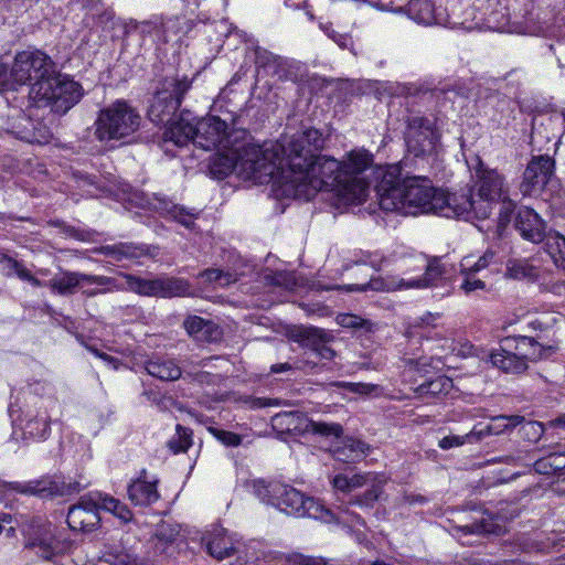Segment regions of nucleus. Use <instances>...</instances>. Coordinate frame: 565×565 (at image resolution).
Masks as SVG:
<instances>
[{"label": "nucleus", "instance_id": "nucleus-37", "mask_svg": "<svg viewBox=\"0 0 565 565\" xmlns=\"http://www.w3.org/2000/svg\"><path fill=\"white\" fill-rule=\"evenodd\" d=\"M408 17L418 23H438L435 6L431 0H409L406 7Z\"/></svg>", "mask_w": 565, "mask_h": 565}, {"label": "nucleus", "instance_id": "nucleus-5", "mask_svg": "<svg viewBox=\"0 0 565 565\" xmlns=\"http://www.w3.org/2000/svg\"><path fill=\"white\" fill-rule=\"evenodd\" d=\"M30 94L35 102H43L52 111L64 115L81 100L83 89L77 82L54 72L46 81L33 84Z\"/></svg>", "mask_w": 565, "mask_h": 565}, {"label": "nucleus", "instance_id": "nucleus-34", "mask_svg": "<svg viewBox=\"0 0 565 565\" xmlns=\"http://www.w3.org/2000/svg\"><path fill=\"white\" fill-rule=\"evenodd\" d=\"M145 370L161 381H177L182 376L181 367L167 356L153 355L145 362Z\"/></svg>", "mask_w": 565, "mask_h": 565}, {"label": "nucleus", "instance_id": "nucleus-62", "mask_svg": "<svg viewBox=\"0 0 565 565\" xmlns=\"http://www.w3.org/2000/svg\"><path fill=\"white\" fill-rule=\"evenodd\" d=\"M466 279L463 280L461 288L468 294L477 289H483L484 282L480 279H475V274L466 271Z\"/></svg>", "mask_w": 565, "mask_h": 565}, {"label": "nucleus", "instance_id": "nucleus-26", "mask_svg": "<svg viewBox=\"0 0 565 565\" xmlns=\"http://www.w3.org/2000/svg\"><path fill=\"white\" fill-rule=\"evenodd\" d=\"M51 418L45 408L28 409L23 417H18L14 423L23 433L24 439L43 440L50 435Z\"/></svg>", "mask_w": 565, "mask_h": 565}, {"label": "nucleus", "instance_id": "nucleus-45", "mask_svg": "<svg viewBox=\"0 0 565 565\" xmlns=\"http://www.w3.org/2000/svg\"><path fill=\"white\" fill-rule=\"evenodd\" d=\"M192 446V431L182 425H177L175 435L168 441L173 454L185 452Z\"/></svg>", "mask_w": 565, "mask_h": 565}, {"label": "nucleus", "instance_id": "nucleus-39", "mask_svg": "<svg viewBox=\"0 0 565 565\" xmlns=\"http://www.w3.org/2000/svg\"><path fill=\"white\" fill-rule=\"evenodd\" d=\"M280 486V482L266 481L264 479H252L245 482V488L262 502L274 505L275 497L274 488Z\"/></svg>", "mask_w": 565, "mask_h": 565}, {"label": "nucleus", "instance_id": "nucleus-10", "mask_svg": "<svg viewBox=\"0 0 565 565\" xmlns=\"http://www.w3.org/2000/svg\"><path fill=\"white\" fill-rule=\"evenodd\" d=\"M541 354L540 344L529 337H505L497 349V369L508 374H521L527 369V361Z\"/></svg>", "mask_w": 565, "mask_h": 565}, {"label": "nucleus", "instance_id": "nucleus-30", "mask_svg": "<svg viewBox=\"0 0 565 565\" xmlns=\"http://www.w3.org/2000/svg\"><path fill=\"white\" fill-rule=\"evenodd\" d=\"M255 64L258 68L264 70L268 75L276 77L278 81L294 79L295 74L287 58L275 55L265 49L255 51Z\"/></svg>", "mask_w": 565, "mask_h": 565}, {"label": "nucleus", "instance_id": "nucleus-8", "mask_svg": "<svg viewBox=\"0 0 565 565\" xmlns=\"http://www.w3.org/2000/svg\"><path fill=\"white\" fill-rule=\"evenodd\" d=\"M278 147V170H280V167L291 170L299 169L303 168L308 160L313 159V157L317 156L315 154V151H318L323 147V138L318 129L307 128L295 134L287 148L282 145L275 143L267 147V149L276 150ZM277 175H279V171H277L276 177Z\"/></svg>", "mask_w": 565, "mask_h": 565}, {"label": "nucleus", "instance_id": "nucleus-36", "mask_svg": "<svg viewBox=\"0 0 565 565\" xmlns=\"http://www.w3.org/2000/svg\"><path fill=\"white\" fill-rule=\"evenodd\" d=\"M452 388V380L440 375L434 380L427 381L414 388V393L424 399L436 398L448 394Z\"/></svg>", "mask_w": 565, "mask_h": 565}, {"label": "nucleus", "instance_id": "nucleus-44", "mask_svg": "<svg viewBox=\"0 0 565 565\" xmlns=\"http://www.w3.org/2000/svg\"><path fill=\"white\" fill-rule=\"evenodd\" d=\"M509 190L503 184L501 179L497 175V201L502 203V207L500 209L499 223L500 225H505L510 222L511 215L514 211V203L509 199Z\"/></svg>", "mask_w": 565, "mask_h": 565}, {"label": "nucleus", "instance_id": "nucleus-50", "mask_svg": "<svg viewBox=\"0 0 565 565\" xmlns=\"http://www.w3.org/2000/svg\"><path fill=\"white\" fill-rule=\"evenodd\" d=\"M205 281L214 282L217 286L225 287L235 281L232 274L225 273L217 268L206 269L200 275Z\"/></svg>", "mask_w": 565, "mask_h": 565}, {"label": "nucleus", "instance_id": "nucleus-63", "mask_svg": "<svg viewBox=\"0 0 565 565\" xmlns=\"http://www.w3.org/2000/svg\"><path fill=\"white\" fill-rule=\"evenodd\" d=\"M439 318L438 313L426 312L422 317L417 318L412 324L413 328L425 329L428 327L435 328V321Z\"/></svg>", "mask_w": 565, "mask_h": 565}, {"label": "nucleus", "instance_id": "nucleus-15", "mask_svg": "<svg viewBox=\"0 0 565 565\" xmlns=\"http://www.w3.org/2000/svg\"><path fill=\"white\" fill-rule=\"evenodd\" d=\"M405 140L411 153L415 157H424L436 151L439 135L429 119L413 116L407 120Z\"/></svg>", "mask_w": 565, "mask_h": 565}, {"label": "nucleus", "instance_id": "nucleus-20", "mask_svg": "<svg viewBox=\"0 0 565 565\" xmlns=\"http://www.w3.org/2000/svg\"><path fill=\"white\" fill-rule=\"evenodd\" d=\"M194 145L204 150H226L230 148L227 125L218 117L202 118L194 122Z\"/></svg>", "mask_w": 565, "mask_h": 565}, {"label": "nucleus", "instance_id": "nucleus-21", "mask_svg": "<svg viewBox=\"0 0 565 565\" xmlns=\"http://www.w3.org/2000/svg\"><path fill=\"white\" fill-rule=\"evenodd\" d=\"M9 489L18 493L36 495L43 499L53 498L56 495H65L72 491H79L77 486H66L63 481L51 477H42L40 479L30 480L26 482H10Z\"/></svg>", "mask_w": 565, "mask_h": 565}, {"label": "nucleus", "instance_id": "nucleus-40", "mask_svg": "<svg viewBox=\"0 0 565 565\" xmlns=\"http://www.w3.org/2000/svg\"><path fill=\"white\" fill-rule=\"evenodd\" d=\"M369 450V445L359 439H348L343 447L335 450L337 459L345 462H355L363 459Z\"/></svg>", "mask_w": 565, "mask_h": 565}, {"label": "nucleus", "instance_id": "nucleus-46", "mask_svg": "<svg viewBox=\"0 0 565 565\" xmlns=\"http://www.w3.org/2000/svg\"><path fill=\"white\" fill-rule=\"evenodd\" d=\"M493 257L494 255L491 250H487L477 262H473L470 256L465 257L460 263V270L461 273L469 271L476 274L487 268L491 264Z\"/></svg>", "mask_w": 565, "mask_h": 565}, {"label": "nucleus", "instance_id": "nucleus-17", "mask_svg": "<svg viewBox=\"0 0 565 565\" xmlns=\"http://www.w3.org/2000/svg\"><path fill=\"white\" fill-rule=\"evenodd\" d=\"M376 193L379 204L384 211H399L402 189L404 188V178H402V168L398 164H392L384 168H377L375 171Z\"/></svg>", "mask_w": 565, "mask_h": 565}, {"label": "nucleus", "instance_id": "nucleus-9", "mask_svg": "<svg viewBox=\"0 0 565 565\" xmlns=\"http://www.w3.org/2000/svg\"><path fill=\"white\" fill-rule=\"evenodd\" d=\"M274 493L276 499L273 507L288 515L296 518L308 516L324 523H330L334 520L333 511L327 509L313 498L306 497L301 491L289 484L280 483V486H275Z\"/></svg>", "mask_w": 565, "mask_h": 565}, {"label": "nucleus", "instance_id": "nucleus-48", "mask_svg": "<svg viewBox=\"0 0 565 565\" xmlns=\"http://www.w3.org/2000/svg\"><path fill=\"white\" fill-rule=\"evenodd\" d=\"M313 433L324 437H339L342 433V427L339 424H329L324 422H315L309 419L307 433Z\"/></svg>", "mask_w": 565, "mask_h": 565}, {"label": "nucleus", "instance_id": "nucleus-27", "mask_svg": "<svg viewBox=\"0 0 565 565\" xmlns=\"http://www.w3.org/2000/svg\"><path fill=\"white\" fill-rule=\"evenodd\" d=\"M142 24L151 26L153 29H161L164 41H179L194 28V21L186 18L185 15H173L167 19L154 15L149 21L142 22Z\"/></svg>", "mask_w": 565, "mask_h": 565}, {"label": "nucleus", "instance_id": "nucleus-25", "mask_svg": "<svg viewBox=\"0 0 565 565\" xmlns=\"http://www.w3.org/2000/svg\"><path fill=\"white\" fill-rule=\"evenodd\" d=\"M143 206H148L150 210L156 211L164 217L180 223L186 228L194 226V221L198 213H193L186 210L184 206L173 203L171 200L161 194H152L151 198L146 199L145 203H140Z\"/></svg>", "mask_w": 565, "mask_h": 565}, {"label": "nucleus", "instance_id": "nucleus-35", "mask_svg": "<svg viewBox=\"0 0 565 565\" xmlns=\"http://www.w3.org/2000/svg\"><path fill=\"white\" fill-rule=\"evenodd\" d=\"M99 253L110 257L116 262L124 259H137L146 255V248L142 245L134 243H118L105 245L99 248Z\"/></svg>", "mask_w": 565, "mask_h": 565}, {"label": "nucleus", "instance_id": "nucleus-51", "mask_svg": "<svg viewBox=\"0 0 565 565\" xmlns=\"http://www.w3.org/2000/svg\"><path fill=\"white\" fill-rule=\"evenodd\" d=\"M334 520L333 522L343 524L349 527H353L356 525L365 526L364 520L355 512H351L348 508L339 509V513L335 514L333 512ZM332 523V521L330 522Z\"/></svg>", "mask_w": 565, "mask_h": 565}, {"label": "nucleus", "instance_id": "nucleus-60", "mask_svg": "<svg viewBox=\"0 0 565 565\" xmlns=\"http://www.w3.org/2000/svg\"><path fill=\"white\" fill-rule=\"evenodd\" d=\"M465 443H468L467 435L465 436H446L443 439L439 440V447L444 450H448L454 447L462 446Z\"/></svg>", "mask_w": 565, "mask_h": 565}, {"label": "nucleus", "instance_id": "nucleus-14", "mask_svg": "<svg viewBox=\"0 0 565 565\" xmlns=\"http://www.w3.org/2000/svg\"><path fill=\"white\" fill-rule=\"evenodd\" d=\"M71 543L57 535L56 529L50 522L33 521L26 534L25 548L33 550L41 558L52 559L65 553Z\"/></svg>", "mask_w": 565, "mask_h": 565}, {"label": "nucleus", "instance_id": "nucleus-54", "mask_svg": "<svg viewBox=\"0 0 565 565\" xmlns=\"http://www.w3.org/2000/svg\"><path fill=\"white\" fill-rule=\"evenodd\" d=\"M381 493L382 487L379 483H372L371 488L362 495L356 497L353 503L363 508H371L379 500Z\"/></svg>", "mask_w": 565, "mask_h": 565}, {"label": "nucleus", "instance_id": "nucleus-52", "mask_svg": "<svg viewBox=\"0 0 565 565\" xmlns=\"http://www.w3.org/2000/svg\"><path fill=\"white\" fill-rule=\"evenodd\" d=\"M338 386L347 388L351 393L359 395H372L377 394L380 386L371 383H352V382H339Z\"/></svg>", "mask_w": 565, "mask_h": 565}, {"label": "nucleus", "instance_id": "nucleus-56", "mask_svg": "<svg viewBox=\"0 0 565 565\" xmlns=\"http://www.w3.org/2000/svg\"><path fill=\"white\" fill-rule=\"evenodd\" d=\"M211 433L217 440H220L223 445L228 447H236L242 443V437L233 431H227L218 428H211Z\"/></svg>", "mask_w": 565, "mask_h": 565}, {"label": "nucleus", "instance_id": "nucleus-58", "mask_svg": "<svg viewBox=\"0 0 565 565\" xmlns=\"http://www.w3.org/2000/svg\"><path fill=\"white\" fill-rule=\"evenodd\" d=\"M288 565H328V562L322 557L306 556L302 554H292L287 558Z\"/></svg>", "mask_w": 565, "mask_h": 565}, {"label": "nucleus", "instance_id": "nucleus-59", "mask_svg": "<svg viewBox=\"0 0 565 565\" xmlns=\"http://www.w3.org/2000/svg\"><path fill=\"white\" fill-rule=\"evenodd\" d=\"M375 480V476L373 473H356L352 477H349V489L350 491L361 488L370 482Z\"/></svg>", "mask_w": 565, "mask_h": 565}, {"label": "nucleus", "instance_id": "nucleus-23", "mask_svg": "<svg viewBox=\"0 0 565 565\" xmlns=\"http://www.w3.org/2000/svg\"><path fill=\"white\" fill-rule=\"evenodd\" d=\"M295 340L302 347L315 352L319 358L331 360L334 351L328 345L334 337L331 332L316 327H300L294 333Z\"/></svg>", "mask_w": 565, "mask_h": 565}, {"label": "nucleus", "instance_id": "nucleus-47", "mask_svg": "<svg viewBox=\"0 0 565 565\" xmlns=\"http://www.w3.org/2000/svg\"><path fill=\"white\" fill-rule=\"evenodd\" d=\"M519 433L521 434L522 438L529 440V441H537L542 435L544 434V426L543 424L534 420H524L522 417V423L520 424Z\"/></svg>", "mask_w": 565, "mask_h": 565}, {"label": "nucleus", "instance_id": "nucleus-4", "mask_svg": "<svg viewBox=\"0 0 565 565\" xmlns=\"http://www.w3.org/2000/svg\"><path fill=\"white\" fill-rule=\"evenodd\" d=\"M141 122L138 111L126 100H116L99 110L95 137L102 142L121 140L136 132Z\"/></svg>", "mask_w": 565, "mask_h": 565}, {"label": "nucleus", "instance_id": "nucleus-42", "mask_svg": "<svg viewBox=\"0 0 565 565\" xmlns=\"http://www.w3.org/2000/svg\"><path fill=\"white\" fill-rule=\"evenodd\" d=\"M546 249L553 263L565 270V236L558 233L548 235Z\"/></svg>", "mask_w": 565, "mask_h": 565}, {"label": "nucleus", "instance_id": "nucleus-64", "mask_svg": "<svg viewBox=\"0 0 565 565\" xmlns=\"http://www.w3.org/2000/svg\"><path fill=\"white\" fill-rule=\"evenodd\" d=\"M20 264L8 255L0 253V266L7 276H12Z\"/></svg>", "mask_w": 565, "mask_h": 565}, {"label": "nucleus", "instance_id": "nucleus-43", "mask_svg": "<svg viewBox=\"0 0 565 565\" xmlns=\"http://www.w3.org/2000/svg\"><path fill=\"white\" fill-rule=\"evenodd\" d=\"M100 505L102 509L111 512L115 516L121 520L124 523L129 522L132 519V512L128 507L120 502L118 499L100 492Z\"/></svg>", "mask_w": 565, "mask_h": 565}, {"label": "nucleus", "instance_id": "nucleus-6", "mask_svg": "<svg viewBox=\"0 0 565 565\" xmlns=\"http://www.w3.org/2000/svg\"><path fill=\"white\" fill-rule=\"evenodd\" d=\"M47 287L57 295L68 296L81 290L86 297L120 290L122 287L113 277L87 275L78 271H61L47 281Z\"/></svg>", "mask_w": 565, "mask_h": 565}, {"label": "nucleus", "instance_id": "nucleus-18", "mask_svg": "<svg viewBox=\"0 0 565 565\" xmlns=\"http://www.w3.org/2000/svg\"><path fill=\"white\" fill-rule=\"evenodd\" d=\"M438 190L427 178L405 177L401 195V207H417L422 213H434Z\"/></svg>", "mask_w": 565, "mask_h": 565}, {"label": "nucleus", "instance_id": "nucleus-49", "mask_svg": "<svg viewBox=\"0 0 565 565\" xmlns=\"http://www.w3.org/2000/svg\"><path fill=\"white\" fill-rule=\"evenodd\" d=\"M562 457L563 455L551 454L546 458H541L536 460L534 463V469L539 473L543 475L556 473L557 471L565 469V463L563 466L555 463V461Z\"/></svg>", "mask_w": 565, "mask_h": 565}, {"label": "nucleus", "instance_id": "nucleus-41", "mask_svg": "<svg viewBox=\"0 0 565 565\" xmlns=\"http://www.w3.org/2000/svg\"><path fill=\"white\" fill-rule=\"evenodd\" d=\"M179 535L177 526L162 523L154 532L153 541L156 552L159 554H168V550L172 546Z\"/></svg>", "mask_w": 565, "mask_h": 565}, {"label": "nucleus", "instance_id": "nucleus-1", "mask_svg": "<svg viewBox=\"0 0 565 565\" xmlns=\"http://www.w3.org/2000/svg\"><path fill=\"white\" fill-rule=\"evenodd\" d=\"M276 181L287 188L286 192L305 200H310L319 191H334L349 203L365 201L363 181L352 182L344 175L342 163L327 156L318 154L299 169L280 167Z\"/></svg>", "mask_w": 565, "mask_h": 565}, {"label": "nucleus", "instance_id": "nucleus-38", "mask_svg": "<svg viewBox=\"0 0 565 565\" xmlns=\"http://www.w3.org/2000/svg\"><path fill=\"white\" fill-rule=\"evenodd\" d=\"M504 276L511 279L534 281L540 277V268L525 259H509Z\"/></svg>", "mask_w": 565, "mask_h": 565}, {"label": "nucleus", "instance_id": "nucleus-28", "mask_svg": "<svg viewBox=\"0 0 565 565\" xmlns=\"http://www.w3.org/2000/svg\"><path fill=\"white\" fill-rule=\"evenodd\" d=\"M157 483V479H148L147 471L143 469L139 477L128 486V499L132 504L138 507H149L153 504L160 498Z\"/></svg>", "mask_w": 565, "mask_h": 565}, {"label": "nucleus", "instance_id": "nucleus-13", "mask_svg": "<svg viewBox=\"0 0 565 565\" xmlns=\"http://www.w3.org/2000/svg\"><path fill=\"white\" fill-rule=\"evenodd\" d=\"M444 269L437 259L430 260L427 264L426 271L424 275L416 279H404V278H391V279H371L365 285H350L349 290L351 291H392L397 289H424L438 285V281L443 278Z\"/></svg>", "mask_w": 565, "mask_h": 565}, {"label": "nucleus", "instance_id": "nucleus-3", "mask_svg": "<svg viewBox=\"0 0 565 565\" xmlns=\"http://www.w3.org/2000/svg\"><path fill=\"white\" fill-rule=\"evenodd\" d=\"M475 189L477 198L467 193H445L438 190L435 198V214L444 217H468L471 214L479 221L489 218L492 213V191L494 177L483 169L479 158L476 159Z\"/></svg>", "mask_w": 565, "mask_h": 565}, {"label": "nucleus", "instance_id": "nucleus-33", "mask_svg": "<svg viewBox=\"0 0 565 565\" xmlns=\"http://www.w3.org/2000/svg\"><path fill=\"white\" fill-rule=\"evenodd\" d=\"M274 429L284 434H303L307 433L309 418L301 412H281L271 417Z\"/></svg>", "mask_w": 565, "mask_h": 565}, {"label": "nucleus", "instance_id": "nucleus-11", "mask_svg": "<svg viewBox=\"0 0 565 565\" xmlns=\"http://www.w3.org/2000/svg\"><path fill=\"white\" fill-rule=\"evenodd\" d=\"M127 288L140 296L172 298L185 297L190 292L188 280L178 277L159 276L153 279H145L131 274H122Z\"/></svg>", "mask_w": 565, "mask_h": 565}, {"label": "nucleus", "instance_id": "nucleus-7", "mask_svg": "<svg viewBox=\"0 0 565 565\" xmlns=\"http://www.w3.org/2000/svg\"><path fill=\"white\" fill-rule=\"evenodd\" d=\"M191 87L192 79L186 76L163 78L151 100L148 110L149 119L157 125L170 122Z\"/></svg>", "mask_w": 565, "mask_h": 565}, {"label": "nucleus", "instance_id": "nucleus-22", "mask_svg": "<svg viewBox=\"0 0 565 565\" xmlns=\"http://www.w3.org/2000/svg\"><path fill=\"white\" fill-rule=\"evenodd\" d=\"M554 172V160L548 156L535 157L529 163L521 190L525 195H532L543 190Z\"/></svg>", "mask_w": 565, "mask_h": 565}, {"label": "nucleus", "instance_id": "nucleus-57", "mask_svg": "<svg viewBox=\"0 0 565 565\" xmlns=\"http://www.w3.org/2000/svg\"><path fill=\"white\" fill-rule=\"evenodd\" d=\"M491 433H492L491 422L478 423L473 426L471 431L469 434H467V440H468V443L480 441L484 437L490 436Z\"/></svg>", "mask_w": 565, "mask_h": 565}, {"label": "nucleus", "instance_id": "nucleus-2", "mask_svg": "<svg viewBox=\"0 0 565 565\" xmlns=\"http://www.w3.org/2000/svg\"><path fill=\"white\" fill-rule=\"evenodd\" d=\"M227 150H231V156H220L212 163L211 172L217 178H224L236 169L258 183L276 180L279 147L270 150L267 147L248 143L241 148L230 147Z\"/></svg>", "mask_w": 565, "mask_h": 565}, {"label": "nucleus", "instance_id": "nucleus-31", "mask_svg": "<svg viewBox=\"0 0 565 565\" xmlns=\"http://www.w3.org/2000/svg\"><path fill=\"white\" fill-rule=\"evenodd\" d=\"M189 113H183L178 119L167 122L162 134L163 143L172 142L174 146L183 147L190 141L194 143L195 130L194 122L188 117Z\"/></svg>", "mask_w": 565, "mask_h": 565}, {"label": "nucleus", "instance_id": "nucleus-55", "mask_svg": "<svg viewBox=\"0 0 565 565\" xmlns=\"http://www.w3.org/2000/svg\"><path fill=\"white\" fill-rule=\"evenodd\" d=\"M522 423V416L519 415H497V435L509 433Z\"/></svg>", "mask_w": 565, "mask_h": 565}, {"label": "nucleus", "instance_id": "nucleus-16", "mask_svg": "<svg viewBox=\"0 0 565 565\" xmlns=\"http://www.w3.org/2000/svg\"><path fill=\"white\" fill-rule=\"evenodd\" d=\"M202 541L206 546L207 553L218 561L234 554H238V558H242L241 554L243 552L246 553L243 562L245 565L258 558L255 553L250 555L247 553L248 547L237 539L236 534L228 533V531L222 526H214L206 532Z\"/></svg>", "mask_w": 565, "mask_h": 565}, {"label": "nucleus", "instance_id": "nucleus-24", "mask_svg": "<svg viewBox=\"0 0 565 565\" xmlns=\"http://www.w3.org/2000/svg\"><path fill=\"white\" fill-rule=\"evenodd\" d=\"M514 228L523 239L534 244L546 238V223L533 209L527 206H522L516 211Z\"/></svg>", "mask_w": 565, "mask_h": 565}, {"label": "nucleus", "instance_id": "nucleus-29", "mask_svg": "<svg viewBox=\"0 0 565 565\" xmlns=\"http://www.w3.org/2000/svg\"><path fill=\"white\" fill-rule=\"evenodd\" d=\"M373 156L366 150H353L348 154L345 161L342 162L344 175L352 182L363 181L365 185V199L369 195L370 182L364 175L365 171L372 168Z\"/></svg>", "mask_w": 565, "mask_h": 565}, {"label": "nucleus", "instance_id": "nucleus-32", "mask_svg": "<svg viewBox=\"0 0 565 565\" xmlns=\"http://www.w3.org/2000/svg\"><path fill=\"white\" fill-rule=\"evenodd\" d=\"M183 327L196 342H216L222 337V331L216 323L199 316H189L184 320Z\"/></svg>", "mask_w": 565, "mask_h": 565}, {"label": "nucleus", "instance_id": "nucleus-19", "mask_svg": "<svg viewBox=\"0 0 565 565\" xmlns=\"http://www.w3.org/2000/svg\"><path fill=\"white\" fill-rule=\"evenodd\" d=\"M100 492H90L68 509L67 524L73 531H94L99 522Z\"/></svg>", "mask_w": 565, "mask_h": 565}, {"label": "nucleus", "instance_id": "nucleus-12", "mask_svg": "<svg viewBox=\"0 0 565 565\" xmlns=\"http://www.w3.org/2000/svg\"><path fill=\"white\" fill-rule=\"evenodd\" d=\"M54 73V63L49 55L42 51L19 52L11 66L13 83L18 85L40 83L46 81L47 76Z\"/></svg>", "mask_w": 565, "mask_h": 565}, {"label": "nucleus", "instance_id": "nucleus-61", "mask_svg": "<svg viewBox=\"0 0 565 565\" xmlns=\"http://www.w3.org/2000/svg\"><path fill=\"white\" fill-rule=\"evenodd\" d=\"M338 323L343 328H360L363 324V319L359 316L345 313L338 317Z\"/></svg>", "mask_w": 565, "mask_h": 565}, {"label": "nucleus", "instance_id": "nucleus-53", "mask_svg": "<svg viewBox=\"0 0 565 565\" xmlns=\"http://www.w3.org/2000/svg\"><path fill=\"white\" fill-rule=\"evenodd\" d=\"M271 284L286 290H295L298 287V279L295 273L277 271L271 276Z\"/></svg>", "mask_w": 565, "mask_h": 565}]
</instances>
